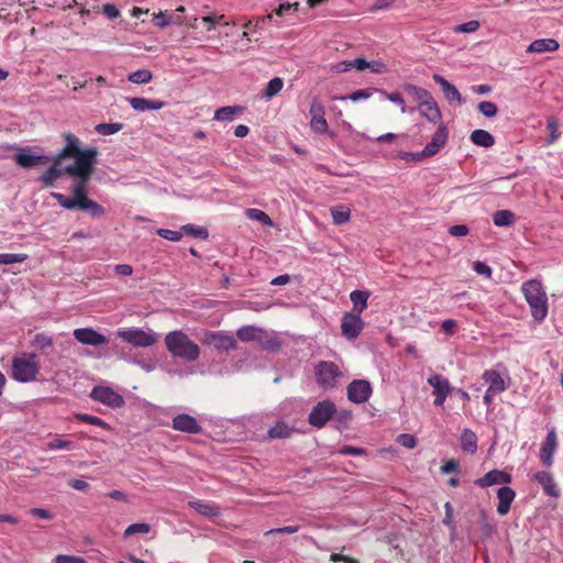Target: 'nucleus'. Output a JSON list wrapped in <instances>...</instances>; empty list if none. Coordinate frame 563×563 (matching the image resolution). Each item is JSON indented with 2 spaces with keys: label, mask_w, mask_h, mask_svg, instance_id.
<instances>
[{
  "label": "nucleus",
  "mask_w": 563,
  "mask_h": 563,
  "mask_svg": "<svg viewBox=\"0 0 563 563\" xmlns=\"http://www.w3.org/2000/svg\"><path fill=\"white\" fill-rule=\"evenodd\" d=\"M40 373V363L34 353H23L12 360V378L20 383H29L36 379Z\"/></svg>",
  "instance_id": "4"
},
{
  "label": "nucleus",
  "mask_w": 563,
  "mask_h": 563,
  "mask_svg": "<svg viewBox=\"0 0 563 563\" xmlns=\"http://www.w3.org/2000/svg\"><path fill=\"white\" fill-rule=\"evenodd\" d=\"M74 417L76 420H78L80 422L98 426L106 430H110V426L104 420L100 419L99 417L91 416L88 413H76Z\"/></svg>",
  "instance_id": "35"
},
{
  "label": "nucleus",
  "mask_w": 563,
  "mask_h": 563,
  "mask_svg": "<svg viewBox=\"0 0 563 563\" xmlns=\"http://www.w3.org/2000/svg\"><path fill=\"white\" fill-rule=\"evenodd\" d=\"M533 478L543 488L544 493L551 497H559L560 490L554 482L551 473L547 471H539L533 474Z\"/></svg>",
  "instance_id": "20"
},
{
  "label": "nucleus",
  "mask_w": 563,
  "mask_h": 563,
  "mask_svg": "<svg viewBox=\"0 0 563 563\" xmlns=\"http://www.w3.org/2000/svg\"><path fill=\"white\" fill-rule=\"evenodd\" d=\"M432 79L441 86V88L445 95V98L449 101L461 102V100H462L461 93L459 92V90L456 89V87L454 85H452L445 78H443L441 75H438V74H434L432 76Z\"/></svg>",
  "instance_id": "25"
},
{
  "label": "nucleus",
  "mask_w": 563,
  "mask_h": 563,
  "mask_svg": "<svg viewBox=\"0 0 563 563\" xmlns=\"http://www.w3.org/2000/svg\"><path fill=\"white\" fill-rule=\"evenodd\" d=\"M123 128L122 123H99L96 125V131L101 135H111Z\"/></svg>",
  "instance_id": "40"
},
{
  "label": "nucleus",
  "mask_w": 563,
  "mask_h": 563,
  "mask_svg": "<svg viewBox=\"0 0 563 563\" xmlns=\"http://www.w3.org/2000/svg\"><path fill=\"white\" fill-rule=\"evenodd\" d=\"M151 530L147 523H132L124 530V538H129L135 533H148Z\"/></svg>",
  "instance_id": "45"
},
{
  "label": "nucleus",
  "mask_w": 563,
  "mask_h": 563,
  "mask_svg": "<svg viewBox=\"0 0 563 563\" xmlns=\"http://www.w3.org/2000/svg\"><path fill=\"white\" fill-rule=\"evenodd\" d=\"M331 216L334 224H344L351 219V210L344 206H339L331 210Z\"/></svg>",
  "instance_id": "34"
},
{
  "label": "nucleus",
  "mask_w": 563,
  "mask_h": 563,
  "mask_svg": "<svg viewBox=\"0 0 563 563\" xmlns=\"http://www.w3.org/2000/svg\"><path fill=\"white\" fill-rule=\"evenodd\" d=\"M90 397L112 408H120L124 405L123 397L110 387L96 386L92 388Z\"/></svg>",
  "instance_id": "10"
},
{
  "label": "nucleus",
  "mask_w": 563,
  "mask_h": 563,
  "mask_svg": "<svg viewBox=\"0 0 563 563\" xmlns=\"http://www.w3.org/2000/svg\"><path fill=\"white\" fill-rule=\"evenodd\" d=\"M479 525L481 532L484 538H490L494 533V526L489 522L487 512L485 510L479 511Z\"/></svg>",
  "instance_id": "38"
},
{
  "label": "nucleus",
  "mask_w": 563,
  "mask_h": 563,
  "mask_svg": "<svg viewBox=\"0 0 563 563\" xmlns=\"http://www.w3.org/2000/svg\"><path fill=\"white\" fill-rule=\"evenodd\" d=\"M461 449L474 454L477 451V437L471 429H464L460 438Z\"/></svg>",
  "instance_id": "27"
},
{
  "label": "nucleus",
  "mask_w": 563,
  "mask_h": 563,
  "mask_svg": "<svg viewBox=\"0 0 563 563\" xmlns=\"http://www.w3.org/2000/svg\"><path fill=\"white\" fill-rule=\"evenodd\" d=\"M515 496H516L515 490L508 486H504L498 489V492H497V498H498L497 512L500 516H505L509 512L510 506L515 499Z\"/></svg>",
  "instance_id": "21"
},
{
  "label": "nucleus",
  "mask_w": 563,
  "mask_h": 563,
  "mask_svg": "<svg viewBox=\"0 0 563 563\" xmlns=\"http://www.w3.org/2000/svg\"><path fill=\"white\" fill-rule=\"evenodd\" d=\"M117 334L135 347H148L157 342V335L154 332H146L142 329L119 330Z\"/></svg>",
  "instance_id": "8"
},
{
  "label": "nucleus",
  "mask_w": 563,
  "mask_h": 563,
  "mask_svg": "<svg viewBox=\"0 0 563 563\" xmlns=\"http://www.w3.org/2000/svg\"><path fill=\"white\" fill-rule=\"evenodd\" d=\"M298 530H299V526H286L283 528L271 529V530L266 531L265 534L266 536L279 534V533L292 534V533H296Z\"/></svg>",
  "instance_id": "60"
},
{
  "label": "nucleus",
  "mask_w": 563,
  "mask_h": 563,
  "mask_svg": "<svg viewBox=\"0 0 563 563\" xmlns=\"http://www.w3.org/2000/svg\"><path fill=\"white\" fill-rule=\"evenodd\" d=\"M102 12L104 15H107L109 19H115L120 15V11L114 4L107 3L102 7Z\"/></svg>",
  "instance_id": "62"
},
{
  "label": "nucleus",
  "mask_w": 563,
  "mask_h": 563,
  "mask_svg": "<svg viewBox=\"0 0 563 563\" xmlns=\"http://www.w3.org/2000/svg\"><path fill=\"white\" fill-rule=\"evenodd\" d=\"M330 561L332 562H345V563H358L357 560L353 559V558H350V556H346V555H343L341 553H332L330 555Z\"/></svg>",
  "instance_id": "64"
},
{
  "label": "nucleus",
  "mask_w": 563,
  "mask_h": 563,
  "mask_svg": "<svg viewBox=\"0 0 563 563\" xmlns=\"http://www.w3.org/2000/svg\"><path fill=\"white\" fill-rule=\"evenodd\" d=\"M246 216L252 219V220H256L263 224H267V225H272L273 224V221L272 219L269 218V216L260 210V209H254V208H250L246 210Z\"/></svg>",
  "instance_id": "39"
},
{
  "label": "nucleus",
  "mask_w": 563,
  "mask_h": 563,
  "mask_svg": "<svg viewBox=\"0 0 563 563\" xmlns=\"http://www.w3.org/2000/svg\"><path fill=\"white\" fill-rule=\"evenodd\" d=\"M47 449L48 450H73L75 449V445L73 442L70 441H66V440H63V439H54L49 442H47L46 444Z\"/></svg>",
  "instance_id": "47"
},
{
  "label": "nucleus",
  "mask_w": 563,
  "mask_h": 563,
  "mask_svg": "<svg viewBox=\"0 0 563 563\" xmlns=\"http://www.w3.org/2000/svg\"><path fill=\"white\" fill-rule=\"evenodd\" d=\"M181 232L191 235L194 238L207 239L208 231L201 227H196L194 224H186L181 228Z\"/></svg>",
  "instance_id": "42"
},
{
  "label": "nucleus",
  "mask_w": 563,
  "mask_h": 563,
  "mask_svg": "<svg viewBox=\"0 0 563 563\" xmlns=\"http://www.w3.org/2000/svg\"><path fill=\"white\" fill-rule=\"evenodd\" d=\"M420 113L428 119V121L437 123L441 119L440 109L434 101L433 97L431 99L426 100L419 106Z\"/></svg>",
  "instance_id": "26"
},
{
  "label": "nucleus",
  "mask_w": 563,
  "mask_h": 563,
  "mask_svg": "<svg viewBox=\"0 0 563 563\" xmlns=\"http://www.w3.org/2000/svg\"><path fill=\"white\" fill-rule=\"evenodd\" d=\"M369 298L368 291L353 290L350 294V299L353 303V313L361 314L367 308V300Z\"/></svg>",
  "instance_id": "28"
},
{
  "label": "nucleus",
  "mask_w": 563,
  "mask_h": 563,
  "mask_svg": "<svg viewBox=\"0 0 563 563\" xmlns=\"http://www.w3.org/2000/svg\"><path fill=\"white\" fill-rule=\"evenodd\" d=\"M473 269L478 274V275H483L487 278H490L492 277V268L485 264L484 262H481V261H476L473 263Z\"/></svg>",
  "instance_id": "55"
},
{
  "label": "nucleus",
  "mask_w": 563,
  "mask_h": 563,
  "mask_svg": "<svg viewBox=\"0 0 563 563\" xmlns=\"http://www.w3.org/2000/svg\"><path fill=\"white\" fill-rule=\"evenodd\" d=\"M292 433V429L285 422H277L274 427L268 430V437L271 439H286Z\"/></svg>",
  "instance_id": "33"
},
{
  "label": "nucleus",
  "mask_w": 563,
  "mask_h": 563,
  "mask_svg": "<svg viewBox=\"0 0 563 563\" xmlns=\"http://www.w3.org/2000/svg\"><path fill=\"white\" fill-rule=\"evenodd\" d=\"M74 338L81 344L98 346L108 343V338L92 328H79L74 330Z\"/></svg>",
  "instance_id": "16"
},
{
  "label": "nucleus",
  "mask_w": 563,
  "mask_h": 563,
  "mask_svg": "<svg viewBox=\"0 0 563 563\" xmlns=\"http://www.w3.org/2000/svg\"><path fill=\"white\" fill-rule=\"evenodd\" d=\"M35 344L40 349L49 347L53 345V339L44 333H38L35 335Z\"/></svg>",
  "instance_id": "58"
},
{
  "label": "nucleus",
  "mask_w": 563,
  "mask_h": 563,
  "mask_svg": "<svg viewBox=\"0 0 563 563\" xmlns=\"http://www.w3.org/2000/svg\"><path fill=\"white\" fill-rule=\"evenodd\" d=\"M516 216L510 210H498L493 214V222L496 227H509L514 224Z\"/></svg>",
  "instance_id": "31"
},
{
  "label": "nucleus",
  "mask_w": 563,
  "mask_h": 563,
  "mask_svg": "<svg viewBox=\"0 0 563 563\" xmlns=\"http://www.w3.org/2000/svg\"><path fill=\"white\" fill-rule=\"evenodd\" d=\"M129 103L130 106L135 110V111H146L148 110V99H145V98H141V97H133V98H129Z\"/></svg>",
  "instance_id": "50"
},
{
  "label": "nucleus",
  "mask_w": 563,
  "mask_h": 563,
  "mask_svg": "<svg viewBox=\"0 0 563 563\" xmlns=\"http://www.w3.org/2000/svg\"><path fill=\"white\" fill-rule=\"evenodd\" d=\"M449 232L453 236L462 238L468 234V228L465 224H455L449 229Z\"/></svg>",
  "instance_id": "61"
},
{
  "label": "nucleus",
  "mask_w": 563,
  "mask_h": 563,
  "mask_svg": "<svg viewBox=\"0 0 563 563\" xmlns=\"http://www.w3.org/2000/svg\"><path fill=\"white\" fill-rule=\"evenodd\" d=\"M483 378L486 383L489 384V386H488L489 391H496L499 394V393L505 391L507 388L504 378L495 369L485 371L483 374Z\"/></svg>",
  "instance_id": "23"
},
{
  "label": "nucleus",
  "mask_w": 563,
  "mask_h": 563,
  "mask_svg": "<svg viewBox=\"0 0 563 563\" xmlns=\"http://www.w3.org/2000/svg\"><path fill=\"white\" fill-rule=\"evenodd\" d=\"M511 475L500 470H493L486 473L483 477L475 481V485L485 488L495 484H509Z\"/></svg>",
  "instance_id": "18"
},
{
  "label": "nucleus",
  "mask_w": 563,
  "mask_h": 563,
  "mask_svg": "<svg viewBox=\"0 0 563 563\" xmlns=\"http://www.w3.org/2000/svg\"><path fill=\"white\" fill-rule=\"evenodd\" d=\"M470 139L472 143L477 146L492 147L495 144L494 136L489 132L482 129L474 130L471 133Z\"/></svg>",
  "instance_id": "29"
},
{
  "label": "nucleus",
  "mask_w": 563,
  "mask_h": 563,
  "mask_svg": "<svg viewBox=\"0 0 563 563\" xmlns=\"http://www.w3.org/2000/svg\"><path fill=\"white\" fill-rule=\"evenodd\" d=\"M372 395V386L368 380L355 379L347 386V398L354 404H364Z\"/></svg>",
  "instance_id": "12"
},
{
  "label": "nucleus",
  "mask_w": 563,
  "mask_h": 563,
  "mask_svg": "<svg viewBox=\"0 0 563 563\" xmlns=\"http://www.w3.org/2000/svg\"><path fill=\"white\" fill-rule=\"evenodd\" d=\"M428 384L433 387V395L435 396L433 404L439 407L443 406L452 390L449 379L439 374H434L428 378Z\"/></svg>",
  "instance_id": "13"
},
{
  "label": "nucleus",
  "mask_w": 563,
  "mask_h": 563,
  "mask_svg": "<svg viewBox=\"0 0 563 563\" xmlns=\"http://www.w3.org/2000/svg\"><path fill=\"white\" fill-rule=\"evenodd\" d=\"M397 442L408 449H413L417 445L416 437L408 433H402L398 435Z\"/></svg>",
  "instance_id": "54"
},
{
  "label": "nucleus",
  "mask_w": 563,
  "mask_h": 563,
  "mask_svg": "<svg viewBox=\"0 0 563 563\" xmlns=\"http://www.w3.org/2000/svg\"><path fill=\"white\" fill-rule=\"evenodd\" d=\"M521 290L530 306L534 320L542 321L548 314V297L539 280L531 279L522 284Z\"/></svg>",
  "instance_id": "3"
},
{
  "label": "nucleus",
  "mask_w": 563,
  "mask_h": 563,
  "mask_svg": "<svg viewBox=\"0 0 563 563\" xmlns=\"http://www.w3.org/2000/svg\"><path fill=\"white\" fill-rule=\"evenodd\" d=\"M336 415V406L331 400L319 401L310 411L308 422L318 428H323Z\"/></svg>",
  "instance_id": "7"
},
{
  "label": "nucleus",
  "mask_w": 563,
  "mask_h": 563,
  "mask_svg": "<svg viewBox=\"0 0 563 563\" xmlns=\"http://www.w3.org/2000/svg\"><path fill=\"white\" fill-rule=\"evenodd\" d=\"M405 91L412 96L415 100L419 102V106L426 100L431 99V93L421 87H418L412 84H408L404 87Z\"/></svg>",
  "instance_id": "32"
},
{
  "label": "nucleus",
  "mask_w": 563,
  "mask_h": 563,
  "mask_svg": "<svg viewBox=\"0 0 563 563\" xmlns=\"http://www.w3.org/2000/svg\"><path fill=\"white\" fill-rule=\"evenodd\" d=\"M481 24L476 20L468 21L466 23L457 24L453 31L455 33H473L479 29Z\"/></svg>",
  "instance_id": "48"
},
{
  "label": "nucleus",
  "mask_w": 563,
  "mask_h": 563,
  "mask_svg": "<svg viewBox=\"0 0 563 563\" xmlns=\"http://www.w3.org/2000/svg\"><path fill=\"white\" fill-rule=\"evenodd\" d=\"M64 139L66 145L56 155L51 156V166L38 180L44 187L49 188L64 175L75 177L70 188L73 198L59 192H53L52 196L67 210H84L92 218H102L106 214L104 208L88 197V183L97 164L98 150H80L79 139L71 133L64 134Z\"/></svg>",
  "instance_id": "1"
},
{
  "label": "nucleus",
  "mask_w": 563,
  "mask_h": 563,
  "mask_svg": "<svg viewBox=\"0 0 563 563\" xmlns=\"http://www.w3.org/2000/svg\"><path fill=\"white\" fill-rule=\"evenodd\" d=\"M342 376L339 366L333 362L322 361L316 367L317 382L324 389L334 388Z\"/></svg>",
  "instance_id": "6"
},
{
  "label": "nucleus",
  "mask_w": 563,
  "mask_h": 563,
  "mask_svg": "<svg viewBox=\"0 0 563 563\" xmlns=\"http://www.w3.org/2000/svg\"><path fill=\"white\" fill-rule=\"evenodd\" d=\"M478 111L486 118H493L497 114L498 108L492 101H482L477 106Z\"/></svg>",
  "instance_id": "44"
},
{
  "label": "nucleus",
  "mask_w": 563,
  "mask_h": 563,
  "mask_svg": "<svg viewBox=\"0 0 563 563\" xmlns=\"http://www.w3.org/2000/svg\"><path fill=\"white\" fill-rule=\"evenodd\" d=\"M188 506L192 509H195L198 514L208 517L213 518L220 516V508L213 504L202 500H194L189 501Z\"/></svg>",
  "instance_id": "24"
},
{
  "label": "nucleus",
  "mask_w": 563,
  "mask_h": 563,
  "mask_svg": "<svg viewBox=\"0 0 563 563\" xmlns=\"http://www.w3.org/2000/svg\"><path fill=\"white\" fill-rule=\"evenodd\" d=\"M558 446V439L554 430L548 432L545 441L543 442L540 450V459L547 466H551L553 463V453Z\"/></svg>",
  "instance_id": "19"
},
{
  "label": "nucleus",
  "mask_w": 563,
  "mask_h": 563,
  "mask_svg": "<svg viewBox=\"0 0 563 563\" xmlns=\"http://www.w3.org/2000/svg\"><path fill=\"white\" fill-rule=\"evenodd\" d=\"M153 74L147 69H139L129 75L128 80L133 84H147L152 80Z\"/></svg>",
  "instance_id": "36"
},
{
  "label": "nucleus",
  "mask_w": 563,
  "mask_h": 563,
  "mask_svg": "<svg viewBox=\"0 0 563 563\" xmlns=\"http://www.w3.org/2000/svg\"><path fill=\"white\" fill-rule=\"evenodd\" d=\"M243 112V108L239 106H228L218 109L214 113V120L217 121H232L235 114Z\"/></svg>",
  "instance_id": "30"
},
{
  "label": "nucleus",
  "mask_w": 563,
  "mask_h": 563,
  "mask_svg": "<svg viewBox=\"0 0 563 563\" xmlns=\"http://www.w3.org/2000/svg\"><path fill=\"white\" fill-rule=\"evenodd\" d=\"M284 87V81L279 77L271 79L265 88L264 96L267 99L275 97Z\"/></svg>",
  "instance_id": "37"
},
{
  "label": "nucleus",
  "mask_w": 563,
  "mask_h": 563,
  "mask_svg": "<svg viewBox=\"0 0 563 563\" xmlns=\"http://www.w3.org/2000/svg\"><path fill=\"white\" fill-rule=\"evenodd\" d=\"M448 140L446 128L441 125L437 132L432 135L431 141L424 146L421 152L412 154V157L420 161L423 157H430L435 155L441 147L444 146Z\"/></svg>",
  "instance_id": "11"
},
{
  "label": "nucleus",
  "mask_w": 563,
  "mask_h": 563,
  "mask_svg": "<svg viewBox=\"0 0 563 563\" xmlns=\"http://www.w3.org/2000/svg\"><path fill=\"white\" fill-rule=\"evenodd\" d=\"M547 128L548 130L550 131V136L549 139L547 140V144H552L554 143L559 136H560V133L558 131L559 129V122L555 118L551 117L548 119V123H547Z\"/></svg>",
  "instance_id": "46"
},
{
  "label": "nucleus",
  "mask_w": 563,
  "mask_h": 563,
  "mask_svg": "<svg viewBox=\"0 0 563 563\" xmlns=\"http://www.w3.org/2000/svg\"><path fill=\"white\" fill-rule=\"evenodd\" d=\"M156 233L158 236L173 242H177L183 238L181 231H174L169 229H158Z\"/></svg>",
  "instance_id": "49"
},
{
  "label": "nucleus",
  "mask_w": 563,
  "mask_h": 563,
  "mask_svg": "<svg viewBox=\"0 0 563 563\" xmlns=\"http://www.w3.org/2000/svg\"><path fill=\"white\" fill-rule=\"evenodd\" d=\"M173 429L186 432L190 434H198L202 431L201 426L198 423L195 417L187 415V413H180L177 415L173 419Z\"/></svg>",
  "instance_id": "17"
},
{
  "label": "nucleus",
  "mask_w": 563,
  "mask_h": 563,
  "mask_svg": "<svg viewBox=\"0 0 563 563\" xmlns=\"http://www.w3.org/2000/svg\"><path fill=\"white\" fill-rule=\"evenodd\" d=\"M364 328V321L358 313L346 312L341 320L342 335L347 340L356 339Z\"/></svg>",
  "instance_id": "9"
},
{
  "label": "nucleus",
  "mask_w": 563,
  "mask_h": 563,
  "mask_svg": "<svg viewBox=\"0 0 563 563\" xmlns=\"http://www.w3.org/2000/svg\"><path fill=\"white\" fill-rule=\"evenodd\" d=\"M13 161L23 168H31L37 165H46L51 161L48 155H34L30 147L21 148L13 155Z\"/></svg>",
  "instance_id": "14"
},
{
  "label": "nucleus",
  "mask_w": 563,
  "mask_h": 563,
  "mask_svg": "<svg viewBox=\"0 0 563 563\" xmlns=\"http://www.w3.org/2000/svg\"><path fill=\"white\" fill-rule=\"evenodd\" d=\"M560 44L554 38H539L534 40L527 48V53L542 54L547 52H555Z\"/></svg>",
  "instance_id": "22"
},
{
  "label": "nucleus",
  "mask_w": 563,
  "mask_h": 563,
  "mask_svg": "<svg viewBox=\"0 0 563 563\" xmlns=\"http://www.w3.org/2000/svg\"><path fill=\"white\" fill-rule=\"evenodd\" d=\"M236 336L243 342H256L263 349L276 350L279 347L276 339L269 338L266 330L255 325L240 328L236 331Z\"/></svg>",
  "instance_id": "5"
},
{
  "label": "nucleus",
  "mask_w": 563,
  "mask_h": 563,
  "mask_svg": "<svg viewBox=\"0 0 563 563\" xmlns=\"http://www.w3.org/2000/svg\"><path fill=\"white\" fill-rule=\"evenodd\" d=\"M369 66V63L362 57L355 58L349 63H346V66L343 70H347L350 68H356L357 70H365Z\"/></svg>",
  "instance_id": "56"
},
{
  "label": "nucleus",
  "mask_w": 563,
  "mask_h": 563,
  "mask_svg": "<svg viewBox=\"0 0 563 563\" xmlns=\"http://www.w3.org/2000/svg\"><path fill=\"white\" fill-rule=\"evenodd\" d=\"M371 96H372V90L371 89H360V90L354 91L349 97H339L338 99L345 100L346 98H349L351 101L356 102V101L362 100V99H367Z\"/></svg>",
  "instance_id": "52"
},
{
  "label": "nucleus",
  "mask_w": 563,
  "mask_h": 563,
  "mask_svg": "<svg viewBox=\"0 0 563 563\" xmlns=\"http://www.w3.org/2000/svg\"><path fill=\"white\" fill-rule=\"evenodd\" d=\"M298 7H299V3L298 2H294V3H290V2H286V3H282L279 4V7L275 10V13L277 15H285L289 12H297L298 11Z\"/></svg>",
  "instance_id": "53"
},
{
  "label": "nucleus",
  "mask_w": 563,
  "mask_h": 563,
  "mask_svg": "<svg viewBox=\"0 0 563 563\" xmlns=\"http://www.w3.org/2000/svg\"><path fill=\"white\" fill-rule=\"evenodd\" d=\"M55 563H85V560L80 556L58 554L54 559Z\"/></svg>",
  "instance_id": "57"
},
{
  "label": "nucleus",
  "mask_w": 563,
  "mask_h": 563,
  "mask_svg": "<svg viewBox=\"0 0 563 563\" xmlns=\"http://www.w3.org/2000/svg\"><path fill=\"white\" fill-rule=\"evenodd\" d=\"M165 347L175 358L196 362L200 356L199 345L181 330L168 332L164 339Z\"/></svg>",
  "instance_id": "2"
},
{
  "label": "nucleus",
  "mask_w": 563,
  "mask_h": 563,
  "mask_svg": "<svg viewBox=\"0 0 563 563\" xmlns=\"http://www.w3.org/2000/svg\"><path fill=\"white\" fill-rule=\"evenodd\" d=\"M386 98L400 107L401 113L406 112L405 100L399 92L385 93Z\"/></svg>",
  "instance_id": "59"
},
{
  "label": "nucleus",
  "mask_w": 563,
  "mask_h": 563,
  "mask_svg": "<svg viewBox=\"0 0 563 563\" xmlns=\"http://www.w3.org/2000/svg\"><path fill=\"white\" fill-rule=\"evenodd\" d=\"M459 471V462L455 460H449L441 466L443 474L454 473Z\"/></svg>",
  "instance_id": "63"
},
{
  "label": "nucleus",
  "mask_w": 563,
  "mask_h": 563,
  "mask_svg": "<svg viewBox=\"0 0 563 563\" xmlns=\"http://www.w3.org/2000/svg\"><path fill=\"white\" fill-rule=\"evenodd\" d=\"M27 258V254L19 253V254H11V253H2L0 254V264H15V263H22Z\"/></svg>",
  "instance_id": "43"
},
{
  "label": "nucleus",
  "mask_w": 563,
  "mask_h": 563,
  "mask_svg": "<svg viewBox=\"0 0 563 563\" xmlns=\"http://www.w3.org/2000/svg\"><path fill=\"white\" fill-rule=\"evenodd\" d=\"M203 343L213 346L218 351L229 352L238 349L235 339L222 332H207Z\"/></svg>",
  "instance_id": "15"
},
{
  "label": "nucleus",
  "mask_w": 563,
  "mask_h": 563,
  "mask_svg": "<svg viewBox=\"0 0 563 563\" xmlns=\"http://www.w3.org/2000/svg\"><path fill=\"white\" fill-rule=\"evenodd\" d=\"M309 114L311 115V118L324 117V107L317 97H314L312 99V102H311V106L309 109Z\"/></svg>",
  "instance_id": "51"
},
{
  "label": "nucleus",
  "mask_w": 563,
  "mask_h": 563,
  "mask_svg": "<svg viewBox=\"0 0 563 563\" xmlns=\"http://www.w3.org/2000/svg\"><path fill=\"white\" fill-rule=\"evenodd\" d=\"M310 128L313 132L318 134H325L329 131V124L324 117L311 118Z\"/></svg>",
  "instance_id": "41"
}]
</instances>
